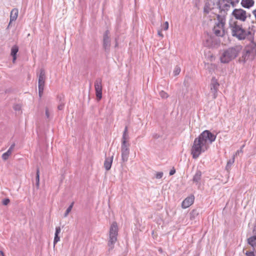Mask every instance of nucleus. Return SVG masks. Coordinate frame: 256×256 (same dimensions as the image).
<instances>
[{
    "mask_svg": "<svg viewBox=\"0 0 256 256\" xmlns=\"http://www.w3.org/2000/svg\"><path fill=\"white\" fill-rule=\"evenodd\" d=\"M61 229L60 226H57L56 228V232L55 234H59L60 232Z\"/></svg>",
    "mask_w": 256,
    "mask_h": 256,
    "instance_id": "nucleus-39",
    "label": "nucleus"
},
{
    "mask_svg": "<svg viewBox=\"0 0 256 256\" xmlns=\"http://www.w3.org/2000/svg\"><path fill=\"white\" fill-rule=\"evenodd\" d=\"M254 0H242L241 4L242 7L246 8H250L254 4Z\"/></svg>",
    "mask_w": 256,
    "mask_h": 256,
    "instance_id": "nucleus-15",
    "label": "nucleus"
},
{
    "mask_svg": "<svg viewBox=\"0 0 256 256\" xmlns=\"http://www.w3.org/2000/svg\"><path fill=\"white\" fill-rule=\"evenodd\" d=\"M121 155L122 162H126L129 157L130 150H121Z\"/></svg>",
    "mask_w": 256,
    "mask_h": 256,
    "instance_id": "nucleus-19",
    "label": "nucleus"
},
{
    "mask_svg": "<svg viewBox=\"0 0 256 256\" xmlns=\"http://www.w3.org/2000/svg\"><path fill=\"white\" fill-rule=\"evenodd\" d=\"M240 0H227L232 7H234L238 3Z\"/></svg>",
    "mask_w": 256,
    "mask_h": 256,
    "instance_id": "nucleus-30",
    "label": "nucleus"
},
{
    "mask_svg": "<svg viewBox=\"0 0 256 256\" xmlns=\"http://www.w3.org/2000/svg\"><path fill=\"white\" fill-rule=\"evenodd\" d=\"M214 38L210 36L208 38L206 42L205 45L208 47H212L214 46Z\"/></svg>",
    "mask_w": 256,
    "mask_h": 256,
    "instance_id": "nucleus-21",
    "label": "nucleus"
},
{
    "mask_svg": "<svg viewBox=\"0 0 256 256\" xmlns=\"http://www.w3.org/2000/svg\"><path fill=\"white\" fill-rule=\"evenodd\" d=\"M114 156L106 158L104 162V168L106 170H109L112 166V164L113 161Z\"/></svg>",
    "mask_w": 256,
    "mask_h": 256,
    "instance_id": "nucleus-14",
    "label": "nucleus"
},
{
    "mask_svg": "<svg viewBox=\"0 0 256 256\" xmlns=\"http://www.w3.org/2000/svg\"><path fill=\"white\" fill-rule=\"evenodd\" d=\"M216 135L210 131L205 130L196 138L191 148L193 158H197L202 152L207 150L210 144L216 140Z\"/></svg>",
    "mask_w": 256,
    "mask_h": 256,
    "instance_id": "nucleus-1",
    "label": "nucleus"
},
{
    "mask_svg": "<svg viewBox=\"0 0 256 256\" xmlns=\"http://www.w3.org/2000/svg\"><path fill=\"white\" fill-rule=\"evenodd\" d=\"M12 154L10 153V152H8V150L4 153L2 155V158L4 160H7L9 156Z\"/></svg>",
    "mask_w": 256,
    "mask_h": 256,
    "instance_id": "nucleus-27",
    "label": "nucleus"
},
{
    "mask_svg": "<svg viewBox=\"0 0 256 256\" xmlns=\"http://www.w3.org/2000/svg\"><path fill=\"white\" fill-rule=\"evenodd\" d=\"M44 86H38V94L40 97H41L43 94Z\"/></svg>",
    "mask_w": 256,
    "mask_h": 256,
    "instance_id": "nucleus-32",
    "label": "nucleus"
},
{
    "mask_svg": "<svg viewBox=\"0 0 256 256\" xmlns=\"http://www.w3.org/2000/svg\"><path fill=\"white\" fill-rule=\"evenodd\" d=\"M217 20L218 22L213 28V31L216 36H222L224 35V28L225 24V18L220 14L217 15Z\"/></svg>",
    "mask_w": 256,
    "mask_h": 256,
    "instance_id": "nucleus-5",
    "label": "nucleus"
},
{
    "mask_svg": "<svg viewBox=\"0 0 256 256\" xmlns=\"http://www.w3.org/2000/svg\"><path fill=\"white\" fill-rule=\"evenodd\" d=\"M180 68L178 66H176L174 70V75L177 76L180 73Z\"/></svg>",
    "mask_w": 256,
    "mask_h": 256,
    "instance_id": "nucleus-31",
    "label": "nucleus"
},
{
    "mask_svg": "<svg viewBox=\"0 0 256 256\" xmlns=\"http://www.w3.org/2000/svg\"><path fill=\"white\" fill-rule=\"evenodd\" d=\"M10 200L8 198H5L2 200V204L4 206L7 205L9 202Z\"/></svg>",
    "mask_w": 256,
    "mask_h": 256,
    "instance_id": "nucleus-38",
    "label": "nucleus"
},
{
    "mask_svg": "<svg viewBox=\"0 0 256 256\" xmlns=\"http://www.w3.org/2000/svg\"><path fill=\"white\" fill-rule=\"evenodd\" d=\"M94 88L96 98L100 100L102 98V80L101 78H98L96 80Z\"/></svg>",
    "mask_w": 256,
    "mask_h": 256,
    "instance_id": "nucleus-9",
    "label": "nucleus"
},
{
    "mask_svg": "<svg viewBox=\"0 0 256 256\" xmlns=\"http://www.w3.org/2000/svg\"><path fill=\"white\" fill-rule=\"evenodd\" d=\"M46 116L47 118H50V113L48 108L46 109Z\"/></svg>",
    "mask_w": 256,
    "mask_h": 256,
    "instance_id": "nucleus-41",
    "label": "nucleus"
},
{
    "mask_svg": "<svg viewBox=\"0 0 256 256\" xmlns=\"http://www.w3.org/2000/svg\"><path fill=\"white\" fill-rule=\"evenodd\" d=\"M59 234H54V244L55 245L60 240V236Z\"/></svg>",
    "mask_w": 256,
    "mask_h": 256,
    "instance_id": "nucleus-34",
    "label": "nucleus"
},
{
    "mask_svg": "<svg viewBox=\"0 0 256 256\" xmlns=\"http://www.w3.org/2000/svg\"><path fill=\"white\" fill-rule=\"evenodd\" d=\"M36 185L37 188H39L40 186V170L38 168H36Z\"/></svg>",
    "mask_w": 256,
    "mask_h": 256,
    "instance_id": "nucleus-23",
    "label": "nucleus"
},
{
    "mask_svg": "<svg viewBox=\"0 0 256 256\" xmlns=\"http://www.w3.org/2000/svg\"><path fill=\"white\" fill-rule=\"evenodd\" d=\"M129 138H130L128 134V128L127 126H126L122 134V142H128Z\"/></svg>",
    "mask_w": 256,
    "mask_h": 256,
    "instance_id": "nucleus-17",
    "label": "nucleus"
},
{
    "mask_svg": "<svg viewBox=\"0 0 256 256\" xmlns=\"http://www.w3.org/2000/svg\"><path fill=\"white\" fill-rule=\"evenodd\" d=\"M248 242L251 246H256V236H252L248 239Z\"/></svg>",
    "mask_w": 256,
    "mask_h": 256,
    "instance_id": "nucleus-20",
    "label": "nucleus"
},
{
    "mask_svg": "<svg viewBox=\"0 0 256 256\" xmlns=\"http://www.w3.org/2000/svg\"><path fill=\"white\" fill-rule=\"evenodd\" d=\"M0 254L2 256H4V252L2 250H0Z\"/></svg>",
    "mask_w": 256,
    "mask_h": 256,
    "instance_id": "nucleus-45",
    "label": "nucleus"
},
{
    "mask_svg": "<svg viewBox=\"0 0 256 256\" xmlns=\"http://www.w3.org/2000/svg\"><path fill=\"white\" fill-rule=\"evenodd\" d=\"M102 46L104 50L108 52H110V32L106 30L103 36Z\"/></svg>",
    "mask_w": 256,
    "mask_h": 256,
    "instance_id": "nucleus-8",
    "label": "nucleus"
},
{
    "mask_svg": "<svg viewBox=\"0 0 256 256\" xmlns=\"http://www.w3.org/2000/svg\"><path fill=\"white\" fill-rule=\"evenodd\" d=\"M46 80V72L44 68L40 69V74L38 75V86H44Z\"/></svg>",
    "mask_w": 256,
    "mask_h": 256,
    "instance_id": "nucleus-12",
    "label": "nucleus"
},
{
    "mask_svg": "<svg viewBox=\"0 0 256 256\" xmlns=\"http://www.w3.org/2000/svg\"><path fill=\"white\" fill-rule=\"evenodd\" d=\"M230 27L232 30V34L233 36L236 37L239 40H243L248 38L250 40L252 41L253 36L251 32H246L242 28V26L238 25L234 22L231 24Z\"/></svg>",
    "mask_w": 256,
    "mask_h": 256,
    "instance_id": "nucleus-3",
    "label": "nucleus"
},
{
    "mask_svg": "<svg viewBox=\"0 0 256 256\" xmlns=\"http://www.w3.org/2000/svg\"><path fill=\"white\" fill-rule=\"evenodd\" d=\"M232 15L236 20L242 22H245L247 18L246 12L242 8L234 9Z\"/></svg>",
    "mask_w": 256,
    "mask_h": 256,
    "instance_id": "nucleus-6",
    "label": "nucleus"
},
{
    "mask_svg": "<svg viewBox=\"0 0 256 256\" xmlns=\"http://www.w3.org/2000/svg\"><path fill=\"white\" fill-rule=\"evenodd\" d=\"M14 146H15V144H14H14H12L10 146V148H8V152H10V154H12V150H14Z\"/></svg>",
    "mask_w": 256,
    "mask_h": 256,
    "instance_id": "nucleus-37",
    "label": "nucleus"
},
{
    "mask_svg": "<svg viewBox=\"0 0 256 256\" xmlns=\"http://www.w3.org/2000/svg\"><path fill=\"white\" fill-rule=\"evenodd\" d=\"M198 214V212L196 210H194L190 212L191 217L194 218V217Z\"/></svg>",
    "mask_w": 256,
    "mask_h": 256,
    "instance_id": "nucleus-33",
    "label": "nucleus"
},
{
    "mask_svg": "<svg viewBox=\"0 0 256 256\" xmlns=\"http://www.w3.org/2000/svg\"><path fill=\"white\" fill-rule=\"evenodd\" d=\"M73 205H74V202H72L70 205V206L67 208V209L64 214V217H66L68 216V214L70 212V211L72 210V208Z\"/></svg>",
    "mask_w": 256,
    "mask_h": 256,
    "instance_id": "nucleus-28",
    "label": "nucleus"
},
{
    "mask_svg": "<svg viewBox=\"0 0 256 256\" xmlns=\"http://www.w3.org/2000/svg\"><path fill=\"white\" fill-rule=\"evenodd\" d=\"M65 104V102H64V100H62V98H60L59 100V104L58 106V108L60 110H62L64 108Z\"/></svg>",
    "mask_w": 256,
    "mask_h": 256,
    "instance_id": "nucleus-24",
    "label": "nucleus"
},
{
    "mask_svg": "<svg viewBox=\"0 0 256 256\" xmlns=\"http://www.w3.org/2000/svg\"><path fill=\"white\" fill-rule=\"evenodd\" d=\"M158 34L160 36H162V37H163V35H162V34L161 32L158 31Z\"/></svg>",
    "mask_w": 256,
    "mask_h": 256,
    "instance_id": "nucleus-44",
    "label": "nucleus"
},
{
    "mask_svg": "<svg viewBox=\"0 0 256 256\" xmlns=\"http://www.w3.org/2000/svg\"><path fill=\"white\" fill-rule=\"evenodd\" d=\"M18 51V48L17 46H14L11 49V56H12V62H14L16 58V54Z\"/></svg>",
    "mask_w": 256,
    "mask_h": 256,
    "instance_id": "nucleus-18",
    "label": "nucleus"
},
{
    "mask_svg": "<svg viewBox=\"0 0 256 256\" xmlns=\"http://www.w3.org/2000/svg\"><path fill=\"white\" fill-rule=\"evenodd\" d=\"M164 174L162 172H158L156 174V178L160 179L163 176Z\"/></svg>",
    "mask_w": 256,
    "mask_h": 256,
    "instance_id": "nucleus-35",
    "label": "nucleus"
},
{
    "mask_svg": "<svg viewBox=\"0 0 256 256\" xmlns=\"http://www.w3.org/2000/svg\"><path fill=\"white\" fill-rule=\"evenodd\" d=\"M194 195H191L186 198L182 204V207L183 208H186L190 206L194 202Z\"/></svg>",
    "mask_w": 256,
    "mask_h": 256,
    "instance_id": "nucleus-11",
    "label": "nucleus"
},
{
    "mask_svg": "<svg viewBox=\"0 0 256 256\" xmlns=\"http://www.w3.org/2000/svg\"><path fill=\"white\" fill-rule=\"evenodd\" d=\"M162 26V30H167L168 28V22H166Z\"/></svg>",
    "mask_w": 256,
    "mask_h": 256,
    "instance_id": "nucleus-36",
    "label": "nucleus"
},
{
    "mask_svg": "<svg viewBox=\"0 0 256 256\" xmlns=\"http://www.w3.org/2000/svg\"><path fill=\"white\" fill-rule=\"evenodd\" d=\"M246 256H254V254L253 252H246Z\"/></svg>",
    "mask_w": 256,
    "mask_h": 256,
    "instance_id": "nucleus-40",
    "label": "nucleus"
},
{
    "mask_svg": "<svg viewBox=\"0 0 256 256\" xmlns=\"http://www.w3.org/2000/svg\"><path fill=\"white\" fill-rule=\"evenodd\" d=\"M160 96L162 98H166L168 97V94L164 90L160 92Z\"/></svg>",
    "mask_w": 256,
    "mask_h": 256,
    "instance_id": "nucleus-29",
    "label": "nucleus"
},
{
    "mask_svg": "<svg viewBox=\"0 0 256 256\" xmlns=\"http://www.w3.org/2000/svg\"><path fill=\"white\" fill-rule=\"evenodd\" d=\"M152 137H153V138H154L155 139H158L160 138V135L158 134H154L152 135Z\"/></svg>",
    "mask_w": 256,
    "mask_h": 256,
    "instance_id": "nucleus-42",
    "label": "nucleus"
},
{
    "mask_svg": "<svg viewBox=\"0 0 256 256\" xmlns=\"http://www.w3.org/2000/svg\"><path fill=\"white\" fill-rule=\"evenodd\" d=\"M234 156L232 159L229 160L226 166V170L228 171L230 169V167L232 164L234 163Z\"/></svg>",
    "mask_w": 256,
    "mask_h": 256,
    "instance_id": "nucleus-22",
    "label": "nucleus"
},
{
    "mask_svg": "<svg viewBox=\"0 0 256 256\" xmlns=\"http://www.w3.org/2000/svg\"><path fill=\"white\" fill-rule=\"evenodd\" d=\"M175 172H176V170L174 169H173V170H170L169 174L170 176H172V175L174 174H175Z\"/></svg>",
    "mask_w": 256,
    "mask_h": 256,
    "instance_id": "nucleus-43",
    "label": "nucleus"
},
{
    "mask_svg": "<svg viewBox=\"0 0 256 256\" xmlns=\"http://www.w3.org/2000/svg\"><path fill=\"white\" fill-rule=\"evenodd\" d=\"M211 10V8H210V4L208 2H206L204 4V12L205 14H208Z\"/></svg>",
    "mask_w": 256,
    "mask_h": 256,
    "instance_id": "nucleus-26",
    "label": "nucleus"
},
{
    "mask_svg": "<svg viewBox=\"0 0 256 256\" xmlns=\"http://www.w3.org/2000/svg\"><path fill=\"white\" fill-rule=\"evenodd\" d=\"M218 6L221 12L228 10L232 6L227 0H218Z\"/></svg>",
    "mask_w": 256,
    "mask_h": 256,
    "instance_id": "nucleus-10",
    "label": "nucleus"
},
{
    "mask_svg": "<svg viewBox=\"0 0 256 256\" xmlns=\"http://www.w3.org/2000/svg\"><path fill=\"white\" fill-rule=\"evenodd\" d=\"M128 142H122L121 150H130Z\"/></svg>",
    "mask_w": 256,
    "mask_h": 256,
    "instance_id": "nucleus-25",
    "label": "nucleus"
},
{
    "mask_svg": "<svg viewBox=\"0 0 256 256\" xmlns=\"http://www.w3.org/2000/svg\"><path fill=\"white\" fill-rule=\"evenodd\" d=\"M202 178V172L200 170H196L195 174L194 175L192 181L196 184H198L200 182Z\"/></svg>",
    "mask_w": 256,
    "mask_h": 256,
    "instance_id": "nucleus-16",
    "label": "nucleus"
},
{
    "mask_svg": "<svg viewBox=\"0 0 256 256\" xmlns=\"http://www.w3.org/2000/svg\"><path fill=\"white\" fill-rule=\"evenodd\" d=\"M118 232V224L116 222H114L112 223L110 228L109 240L108 242L109 250H112L114 248V244L117 240Z\"/></svg>",
    "mask_w": 256,
    "mask_h": 256,
    "instance_id": "nucleus-4",
    "label": "nucleus"
},
{
    "mask_svg": "<svg viewBox=\"0 0 256 256\" xmlns=\"http://www.w3.org/2000/svg\"><path fill=\"white\" fill-rule=\"evenodd\" d=\"M242 50L240 46H236L223 50L220 59L222 64H228L236 58Z\"/></svg>",
    "mask_w": 256,
    "mask_h": 256,
    "instance_id": "nucleus-2",
    "label": "nucleus"
},
{
    "mask_svg": "<svg viewBox=\"0 0 256 256\" xmlns=\"http://www.w3.org/2000/svg\"><path fill=\"white\" fill-rule=\"evenodd\" d=\"M18 14V8H14L12 9V10H11V12H10V22L8 24V26H10V24L12 22L15 21L17 19Z\"/></svg>",
    "mask_w": 256,
    "mask_h": 256,
    "instance_id": "nucleus-13",
    "label": "nucleus"
},
{
    "mask_svg": "<svg viewBox=\"0 0 256 256\" xmlns=\"http://www.w3.org/2000/svg\"><path fill=\"white\" fill-rule=\"evenodd\" d=\"M220 84L215 77H212L210 84V92L212 94V98L215 99L217 97V92L218 90Z\"/></svg>",
    "mask_w": 256,
    "mask_h": 256,
    "instance_id": "nucleus-7",
    "label": "nucleus"
}]
</instances>
